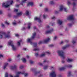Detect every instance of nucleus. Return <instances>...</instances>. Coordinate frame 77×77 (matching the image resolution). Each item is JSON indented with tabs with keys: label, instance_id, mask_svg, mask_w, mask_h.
Listing matches in <instances>:
<instances>
[{
	"label": "nucleus",
	"instance_id": "nucleus-1",
	"mask_svg": "<svg viewBox=\"0 0 77 77\" xmlns=\"http://www.w3.org/2000/svg\"><path fill=\"white\" fill-rule=\"evenodd\" d=\"M10 31H8L7 34L5 32L3 33L1 31H0V38H9L11 36L10 35H8L7 34H9Z\"/></svg>",
	"mask_w": 77,
	"mask_h": 77
},
{
	"label": "nucleus",
	"instance_id": "nucleus-2",
	"mask_svg": "<svg viewBox=\"0 0 77 77\" xmlns=\"http://www.w3.org/2000/svg\"><path fill=\"white\" fill-rule=\"evenodd\" d=\"M13 3H14L13 2V0H11L10 1H8L7 2L3 3L2 4V6L3 7H4V8H9V7L10 6V5H9V4L10 5H12Z\"/></svg>",
	"mask_w": 77,
	"mask_h": 77
},
{
	"label": "nucleus",
	"instance_id": "nucleus-3",
	"mask_svg": "<svg viewBox=\"0 0 77 77\" xmlns=\"http://www.w3.org/2000/svg\"><path fill=\"white\" fill-rule=\"evenodd\" d=\"M57 52L58 56L62 57L63 59L65 58L66 56L64 54L63 50H58Z\"/></svg>",
	"mask_w": 77,
	"mask_h": 77
},
{
	"label": "nucleus",
	"instance_id": "nucleus-4",
	"mask_svg": "<svg viewBox=\"0 0 77 77\" xmlns=\"http://www.w3.org/2000/svg\"><path fill=\"white\" fill-rule=\"evenodd\" d=\"M35 36H36V32H34L32 34V36L30 38H29L27 39L26 42H29L30 44H32V42L31 41L33 39L35 38Z\"/></svg>",
	"mask_w": 77,
	"mask_h": 77
},
{
	"label": "nucleus",
	"instance_id": "nucleus-5",
	"mask_svg": "<svg viewBox=\"0 0 77 77\" xmlns=\"http://www.w3.org/2000/svg\"><path fill=\"white\" fill-rule=\"evenodd\" d=\"M50 40H51L50 38H48L45 39L43 41H40L38 43V44H42V43H47V42H49Z\"/></svg>",
	"mask_w": 77,
	"mask_h": 77
},
{
	"label": "nucleus",
	"instance_id": "nucleus-6",
	"mask_svg": "<svg viewBox=\"0 0 77 77\" xmlns=\"http://www.w3.org/2000/svg\"><path fill=\"white\" fill-rule=\"evenodd\" d=\"M71 67H72V66L71 65H66L63 67L59 68V69L60 71H62V70H64V69H65L66 68H71Z\"/></svg>",
	"mask_w": 77,
	"mask_h": 77
},
{
	"label": "nucleus",
	"instance_id": "nucleus-7",
	"mask_svg": "<svg viewBox=\"0 0 77 77\" xmlns=\"http://www.w3.org/2000/svg\"><path fill=\"white\" fill-rule=\"evenodd\" d=\"M63 10L65 12H67V9L66 8L64 7V6L63 5H61L60 7V11H62Z\"/></svg>",
	"mask_w": 77,
	"mask_h": 77
},
{
	"label": "nucleus",
	"instance_id": "nucleus-8",
	"mask_svg": "<svg viewBox=\"0 0 77 77\" xmlns=\"http://www.w3.org/2000/svg\"><path fill=\"white\" fill-rule=\"evenodd\" d=\"M56 72L54 71L52 72L50 74V77H56Z\"/></svg>",
	"mask_w": 77,
	"mask_h": 77
},
{
	"label": "nucleus",
	"instance_id": "nucleus-9",
	"mask_svg": "<svg viewBox=\"0 0 77 77\" xmlns=\"http://www.w3.org/2000/svg\"><path fill=\"white\" fill-rule=\"evenodd\" d=\"M45 53H47L48 54H50V52L49 51H46L45 53H43L41 54L40 56V57H43V56H45Z\"/></svg>",
	"mask_w": 77,
	"mask_h": 77
},
{
	"label": "nucleus",
	"instance_id": "nucleus-10",
	"mask_svg": "<svg viewBox=\"0 0 77 77\" xmlns=\"http://www.w3.org/2000/svg\"><path fill=\"white\" fill-rule=\"evenodd\" d=\"M54 30V29H53V28H51L49 30L46 31L45 32V33H51L53 32Z\"/></svg>",
	"mask_w": 77,
	"mask_h": 77
},
{
	"label": "nucleus",
	"instance_id": "nucleus-11",
	"mask_svg": "<svg viewBox=\"0 0 77 77\" xmlns=\"http://www.w3.org/2000/svg\"><path fill=\"white\" fill-rule=\"evenodd\" d=\"M34 20L35 21H38L39 23H41L42 22V21H41V19H40V18H38L37 17H35L34 18Z\"/></svg>",
	"mask_w": 77,
	"mask_h": 77
},
{
	"label": "nucleus",
	"instance_id": "nucleus-12",
	"mask_svg": "<svg viewBox=\"0 0 77 77\" xmlns=\"http://www.w3.org/2000/svg\"><path fill=\"white\" fill-rule=\"evenodd\" d=\"M11 47L12 48V49L13 51H16L17 50V48L15 46V45L14 44H12L11 45Z\"/></svg>",
	"mask_w": 77,
	"mask_h": 77
},
{
	"label": "nucleus",
	"instance_id": "nucleus-13",
	"mask_svg": "<svg viewBox=\"0 0 77 77\" xmlns=\"http://www.w3.org/2000/svg\"><path fill=\"white\" fill-rule=\"evenodd\" d=\"M14 42L13 40H10L8 42V45H11L12 44H14Z\"/></svg>",
	"mask_w": 77,
	"mask_h": 77
},
{
	"label": "nucleus",
	"instance_id": "nucleus-14",
	"mask_svg": "<svg viewBox=\"0 0 77 77\" xmlns=\"http://www.w3.org/2000/svg\"><path fill=\"white\" fill-rule=\"evenodd\" d=\"M17 67V65H14V66H11L10 67V69H14Z\"/></svg>",
	"mask_w": 77,
	"mask_h": 77
},
{
	"label": "nucleus",
	"instance_id": "nucleus-15",
	"mask_svg": "<svg viewBox=\"0 0 77 77\" xmlns=\"http://www.w3.org/2000/svg\"><path fill=\"white\" fill-rule=\"evenodd\" d=\"M73 17H74V16L73 15L70 16L67 19L68 20H72L74 19Z\"/></svg>",
	"mask_w": 77,
	"mask_h": 77
},
{
	"label": "nucleus",
	"instance_id": "nucleus-16",
	"mask_svg": "<svg viewBox=\"0 0 77 77\" xmlns=\"http://www.w3.org/2000/svg\"><path fill=\"white\" fill-rule=\"evenodd\" d=\"M33 2H29L27 4V6H33Z\"/></svg>",
	"mask_w": 77,
	"mask_h": 77
},
{
	"label": "nucleus",
	"instance_id": "nucleus-17",
	"mask_svg": "<svg viewBox=\"0 0 77 77\" xmlns=\"http://www.w3.org/2000/svg\"><path fill=\"white\" fill-rule=\"evenodd\" d=\"M62 23H63V22L62 21V20H58L57 21V23L59 24H62Z\"/></svg>",
	"mask_w": 77,
	"mask_h": 77
},
{
	"label": "nucleus",
	"instance_id": "nucleus-18",
	"mask_svg": "<svg viewBox=\"0 0 77 77\" xmlns=\"http://www.w3.org/2000/svg\"><path fill=\"white\" fill-rule=\"evenodd\" d=\"M8 65V63H4V66H3V68L5 69L6 68V67Z\"/></svg>",
	"mask_w": 77,
	"mask_h": 77
},
{
	"label": "nucleus",
	"instance_id": "nucleus-19",
	"mask_svg": "<svg viewBox=\"0 0 77 77\" xmlns=\"http://www.w3.org/2000/svg\"><path fill=\"white\" fill-rule=\"evenodd\" d=\"M66 60L67 62H72L73 61V60L71 58H68Z\"/></svg>",
	"mask_w": 77,
	"mask_h": 77
},
{
	"label": "nucleus",
	"instance_id": "nucleus-20",
	"mask_svg": "<svg viewBox=\"0 0 77 77\" xmlns=\"http://www.w3.org/2000/svg\"><path fill=\"white\" fill-rule=\"evenodd\" d=\"M31 24H32V23H28V29H30V26H31Z\"/></svg>",
	"mask_w": 77,
	"mask_h": 77
},
{
	"label": "nucleus",
	"instance_id": "nucleus-21",
	"mask_svg": "<svg viewBox=\"0 0 77 77\" xmlns=\"http://www.w3.org/2000/svg\"><path fill=\"white\" fill-rule=\"evenodd\" d=\"M22 14H23V12H21L17 13V15L18 16H21Z\"/></svg>",
	"mask_w": 77,
	"mask_h": 77
},
{
	"label": "nucleus",
	"instance_id": "nucleus-22",
	"mask_svg": "<svg viewBox=\"0 0 77 77\" xmlns=\"http://www.w3.org/2000/svg\"><path fill=\"white\" fill-rule=\"evenodd\" d=\"M21 41H19L17 42V46H20V45H21Z\"/></svg>",
	"mask_w": 77,
	"mask_h": 77
},
{
	"label": "nucleus",
	"instance_id": "nucleus-23",
	"mask_svg": "<svg viewBox=\"0 0 77 77\" xmlns=\"http://www.w3.org/2000/svg\"><path fill=\"white\" fill-rule=\"evenodd\" d=\"M22 60L23 61V62H26V59L24 58H22Z\"/></svg>",
	"mask_w": 77,
	"mask_h": 77
},
{
	"label": "nucleus",
	"instance_id": "nucleus-24",
	"mask_svg": "<svg viewBox=\"0 0 77 77\" xmlns=\"http://www.w3.org/2000/svg\"><path fill=\"white\" fill-rule=\"evenodd\" d=\"M69 46V45H67L66 46H65L63 47L62 48V50H65V48H67V47H68Z\"/></svg>",
	"mask_w": 77,
	"mask_h": 77
},
{
	"label": "nucleus",
	"instance_id": "nucleus-25",
	"mask_svg": "<svg viewBox=\"0 0 77 77\" xmlns=\"http://www.w3.org/2000/svg\"><path fill=\"white\" fill-rule=\"evenodd\" d=\"M48 66L47 65L44 66L43 68L44 69H47L48 68Z\"/></svg>",
	"mask_w": 77,
	"mask_h": 77
},
{
	"label": "nucleus",
	"instance_id": "nucleus-26",
	"mask_svg": "<svg viewBox=\"0 0 77 77\" xmlns=\"http://www.w3.org/2000/svg\"><path fill=\"white\" fill-rule=\"evenodd\" d=\"M51 18L52 20H55V19H56V17L55 16H53L51 17Z\"/></svg>",
	"mask_w": 77,
	"mask_h": 77
},
{
	"label": "nucleus",
	"instance_id": "nucleus-27",
	"mask_svg": "<svg viewBox=\"0 0 77 77\" xmlns=\"http://www.w3.org/2000/svg\"><path fill=\"white\" fill-rule=\"evenodd\" d=\"M25 15H29V12L28 11H26Z\"/></svg>",
	"mask_w": 77,
	"mask_h": 77
},
{
	"label": "nucleus",
	"instance_id": "nucleus-28",
	"mask_svg": "<svg viewBox=\"0 0 77 77\" xmlns=\"http://www.w3.org/2000/svg\"><path fill=\"white\" fill-rule=\"evenodd\" d=\"M26 0H22L21 4V5H23V4L24 3H25L26 2Z\"/></svg>",
	"mask_w": 77,
	"mask_h": 77
},
{
	"label": "nucleus",
	"instance_id": "nucleus-29",
	"mask_svg": "<svg viewBox=\"0 0 77 77\" xmlns=\"http://www.w3.org/2000/svg\"><path fill=\"white\" fill-rule=\"evenodd\" d=\"M5 23L7 24V25H9L10 24L9 23V22L7 20H6L5 21Z\"/></svg>",
	"mask_w": 77,
	"mask_h": 77
},
{
	"label": "nucleus",
	"instance_id": "nucleus-30",
	"mask_svg": "<svg viewBox=\"0 0 77 77\" xmlns=\"http://www.w3.org/2000/svg\"><path fill=\"white\" fill-rule=\"evenodd\" d=\"M47 17V15L46 14H45L43 15V18H45Z\"/></svg>",
	"mask_w": 77,
	"mask_h": 77
},
{
	"label": "nucleus",
	"instance_id": "nucleus-31",
	"mask_svg": "<svg viewBox=\"0 0 77 77\" xmlns=\"http://www.w3.org/2000/svg\"><path fill=\"white\" fill-rule=\"evenodd\" d=\"M20 55L18 54L17 57L16 59H20Z\"/></svg>",
	"mask_w": 77,
	"mask_h": 77
},
{
	"label": "nucleus",
	"instance_id": "nucleus-32",
	"mask_svg": "<svg viewBox=\"0 0 77 77\" xmlns=\"http://www.w3.org/2000/svg\"><path fill=\"white\" fill-rule=\"evenodd\" d=\"M72 44H75L76 42V41L75 40H73L72 41Z\"/></svg>",
	"mask_w": 77,
	"mask_h": 77
},
{
	"label": "nucleus",
	"instance_id": "nucleus-33",
	"mask_svg": "<svg viewBox=\"0 0 77 77\" xmlns=\"http://www.w3.org/2000/svg\"><path fill=\"white\" fill-rule=\"evenodd\" d=\"M71 72H69L68 73L67 76L68 77H69V76H70V75H71Z\"/></svg>",
	"mask_w": 77,
	"mask_h": 77
},
{
	"label": "nucleus",
	"instance_id": "nucleus-34",
	"mask_svg": "<svg viewBox=\"0 0 77 77\" xmlns=\"http://www.w3.org/2000/svg\"><path fill=\"white\" fill-rule=\"evenodd\" d=\"M23 67H24V66L23 65H21L19 67V69H22V68H23Z\"/></svg>",
	"mask_w": 77,
	"mask_h": 77
},
{
	"label": "nucleus",
	"instance_id": "nucleus-35",
	"mask_svg": "<svg viewBox=\"0 0 77 77\" xmlns=\"http://www.w3.org/2000/svg\"><path fill=\"white\" fill-rule=\"evenodd\" d=\"M8 61L9 62H12V60L11 59H9L8 60Z\"/></svg>",
	"mask_w": 77,
	"mask_h": 77
},
{
	"label": "nucleus",
	"instance_id": "nucleus-36",
	"mask_svg": "<svg viewBox=\"0 0 77 77\" xmlns=\"http://www.w3.org/2000/svg\"><path fill=\"white\" fill-rule=\"evenodd\" d=\"M12 24H13V25H16V24H17V22H13L12 23Z\"/></svg>",
	"mask_w": 77,
	"mask_h": 77
},
{
	"label": "nucleus",
	"instance_id": "nucleus-37",
	"mask_svg": "<svg viewBox=\"0 0 77 77\" xmlns=\"http://www.w3.org/2000/svg\"><path fill=\"white\" fill-rule=\"evenodd\" d=\"M8 77V73L7 72L5 73V77Z\"/></svg>",
	"mask_w": 77,
	"mask_h": 77
},
{
	"label": "nucleus",
	"instance_id": "nucleus-38",
	"mask_svg": "<svg viewBox=\"0 0 77 77\" xmlns=\"http://www.w3.org/2000/svg\"><path fill=\"white\" fill-rule=\"evenodd\" d=\"M34 51H38L39 50V48H36L35 49H34Z\"/></svg>",
	"mask_w": 77,
	"mask_h": 77
},
{
	"label": "nucleus",
	"instance_id": "nucleus-39",
	"mask_svg": "<svg viewBox=\"0 0 77 77\" xmlns=\"http://www.w3.org/2000/svg\"><path fill=\"white\" fill-rule=\"evenodd\" d=\"M50 4H51L52 5L54 4V2L53 1H50Z\"/></svg>",
	"mask_w": 77,
	"mask_h": 77
},
{
	"label": "nucleus",
	"instance_id": "nucleus-40",
	"mask_svg": "<svg viewBox=\"0 0 77 77\" xmlns=\"http://www.w3.org/2000/svg\"><path fill=\"white\" fill-rule=\"evenodd\" d=\"M1 26H2V27H5V25L4 24L2 23L1 24Z\"/></svg>",
	"mask_w": 77,
	"mask_h": 77
},
{
	"label": "nucleus",
	"instance_id": "nucleus-41",
	"mask_svg": "<svg viewBox=\"0 0 77 77\" xmlns=\"http://www.w3.org/2000/svg\"><path fill=\"white\" fill-rule=\"evenodd\" d=\"M29 61L30 63H33V61L32 60H29Z\"/></svg>",
	"mask_w": 77,
	"mask_h": 77
},
{
	"label": "nucleus",
	"instance_id": "nucleus-42",
	"mask_svg": "<svg viewBox=\"0 0 77 77\" xmlns=\"http://www.w3.org/2000/svg\"><path fill=\"white\" fill-rule=\"evenodd\" d=\"M68 25L69 27H71L72 26V25L71 23H69L68 24Z\"/></svg>",
	"mask_w": 77,
	"mask_h": 77
},
{
	"label": "nucleus",
	"instance_id": "nucleus-43",
	"mask_svg": "<svg viewBox=\"0 0 77 77\" xmlns=\"http://www.w3.org/2000/svg\"><path fill=\"white\" fill-rule=\"evenodd\" d=\"M57 38V36H54V40H56Z\"/></svg>",
	"mask_w": 77,
	"mask_h": 77
},
{
	"label": "nucleus",
	"instance_id": "nucleus-44",
	"mask_svg": "<svg viewBox=\"0 0 77 77\" xmlns=\"http://www.w3.org/2000/svg\"><path fill=\"white\" fill-rule=\"evenodd\" d=\"M15 36L16 37H19V35L17 34H15Z\"/></svg>",
	"mask_w": 77,
	"mask_h": 77
},
{
	"label": "nucleus",
	"instance_id": "nucleus-45",
	"mask_svg": "<svg viewBox=\"0 0 77 77\" xmlns=\"http://www.w3.org/2000/svg\"><path fill=\"white\" fill-rule=\"evenodd\" d=\"M14 12H18V9H15L14 10Z\"/></svg>",
	"mask_w": 77,
	"mask_h": 77
},
{
	"label": "nucleus",
	"instance_id": "nucleus-46",
	"mask_svg": "<svg viewBox=\"0 0 77 77\" xmlns=\"http://www.w3.org/2000/svg\"><path fill=\"white\" fill-rule=\"evenodd\" d=\"M67 4H68V5H69L71 4V2H70L68 1L67 2Z\"/></svg>",
	"mask_w": 77,
	"mask_h": 77
},
{
	"label": "nucleus",
	"instance_id": "nucleus-47",
	"mask_svg": "<svg viewBox=\"0 0 77 77\" xmlns=\"http://www.w3.org/2000/svg\"><path fill=\"white\" fill-rule=\"evenodd\" d=\"M45 11H48V8H45Z\"/></svg>",
	"mask_w": 77,
	"mask_h": 77
},
{
	"label": "nucleus",
	"instance_id": "nucleus-48",
	"mask_svg": "<svg viewBox=\"0 0 77 77\" xmlns=\"http://www.w3.org/2000/svg\"><path fill=\"white\" fill-rule=\"evenodd\" d=\"M46 28L47 29H49V28H50V26H48V25H47L46 26Z\"/></svg>",
	"mask_w": 77,
	"mask_h": 77
},
{
	"label": "nucleus",
	"instance_id": "nucleus-49",
	"mask_svg": "<svg viewBox=\"0 0 77 77\" xmlns=\"http://www.w3.org/2000/svg\"><path fill=\"white\" fill-rule=\"evenodd\" d=\"M26 57L27 59H29V58L30 57V56H29V55H27L26 56Z\"/></svg>",
	"mask_w": 77,
	"mask_h": 77
},
{
	"label": "nucleus",
	"instance_id": "nucleus-50",
	"mask_svg": "<svg viewBox=\"0 0 77 77\" xmlns=\"http://www.w3.org/2000/svg\"><path fill=\"white\" fill-rule=\"evenodd\" d=\"M35 56H38V53H36L35 54Z\"/></svg>",
	"mask_w": 77,
	"mask_h": 77
},
{
	"label": "nucleus",
	"instance_id": "nucleus-51",
	"mask_svg": "<svg viewBox=\"0 0 77 77\" xmlns=\"http://www.w3.org/2000/svg\"><path fill=\"white\" fill-rule=\"evenodd\" d=\"M3 56L2 54H0V58L3 57Z\"/></svg>",
	"mask_w": 77,
	"mask_h": 77
},
{
	"label": "nucleus",
	"instance_id": "nucleus-52",
	"mask_svg": "<svg viewBox=\"0 0 77 77\" xmlns=\"http://www.w3.org/2000/svg\"><path fill=\"white\" fill-rule=\"evenodd\" d=\"M48 62V60H45L44 61V62Z\"/></svg>",
	"mask_w": 77,
	"mask_h": 77
},
{
	"label": "nucleus",
	"instance_id": "nucleus-53",
	"mask_svg": "<svg viewBox=\"0 0 77 77\" xmlns=\"http://www.w3.org/2000/svg\"><path fill=\"white\" fill-rule=\"evenodd\" d=\"M63 41H61V42H60V44H63Z\"/></svg>",
	"mask_w": 77,
	"mask_h": 77
},
{
	"label": "nucleus",
	"instance_id": "nucleus-54",
	"mask_svg": "<svg viewBox=\"0 0 77 77\" xmlns=\"http://www.w3.org/2000/svg\"><path fill=\"white\" fill-rule=\"evenodd\" d=\"M39 65H41V66H42V64L41 63H39Z\"/></svg>",
	"mask_w": 77,
	"mask_h": 77
},
{
	"label": "nucleus",
	"instance_id": "nucleus-55",
	"mask_svg": "<svg viewBox=\"0 0 77 77\" xmlns=\"http://www.w3.org/2000/svg\"><path fill=\"white\" fill-rule=\"evenodd\" d=\"M2 14V11L0 10V14Z\"/></svg>",
	"mask_w": 77,
	"mask_h": 77
},
{
	"label": "nucleus",
	"instance_id": "nucleus-56",
	"mask_svg": "<svg viewBox=\"0 0 77 77\" xmlns=\"http://www.w3.org/2000/svg\"><path fill=\"white\" fill-rule=\"evenodd\" d=\"M74 72L75 74H76V73H77V70L75 71Z\"/></svg>",
	"mask_w": 77,
	"mask_h": 77
},
{
	"label": "nucleus",
	"instance_id": "nucleus-57",
	"mask_svg": "<svg viewBox=\"0 0 77 77\" xmlns=\"http://www.w3.org/2000/svg\"><path fill=\"white\" fill-rule=\"evenodd\" d=\"M27 50V48H23V50Z\"/></svg>",
	"mask_w": 77,
	"mask_h": 77
},
{
	"label": "nucleus",
	"instance_id": "nucleus-58",
	"mask_svg": "<svg viewBox=\"0 0 77 77\" xmlns=\"http://www.w3.org/2000/svg\"><path fill=\"white\" fill-rule=\"evenodd\" d=\"M39 6H40V7H41V6H42V4H40L39 5Z\"/></svg>",
	"mask_w": 77,
	"mask_h": 77
},
{
	"label": "nucleus",
	"instance_id": "nucleus-59",
	"mask_svg": "<svg viewBox=\"0 0 77 77\" xmlns=\"http://www.w3.org/2000/svg\"><path fill=\"white\" fill-rule=\"evenodd\" d=\"M16 7H18L19 6V5H16Z\"/></svg>",
	"mask_w": 77,
	"mask_h": 77
},
{
	"label": "nucleus",
	"instance_id": "nucleus-60",
	"mask_svg": "<svg viewBox=\"0 0 77 77\" xmlns=\"http://www.w3.org/2000/svg\"><path fill=\"white\" fill-rule=\"evenodd\" d=\"M50 68H51V69H52V68H53V66H51Z\"/></svg>",
	"mask_w": 77,
	"mask_h": 77
},
{
	"label": "nucleus",
	"instance_id": "nucleus-61",
	"mask_svg": "<svg viewBox=\"0 0 77 77\" xmlns=\"http://www.w3.org/2000/svg\"><path fill=\"white\" fill-rule=\"evenodd\" d=\"M36 26H34L33 27L34 29H36Z\"/></svg>",
	"mask_w": 77,
	"mask_h": 77
},
{
	"label": "nucleus",
	"instance_id": "nucleus-62",
	"mask_svg": "<svg viewBox=\"0 0 77 77\" xmlns=\"http://www.w3.org/2000/svg\"><path fill=\"white\" fill-rule=\"evenodd\" d=\"M68 30L67 28H66L65 29V30H66H66Z\"/></svg>",
	"mask_w": 77,
	"mask_h": 77
},
{
	"label": "nucleus",
	"instance_id": "nucleus-63",
	"mask_svg": "<svg viewBox=\"0 0 77 77\" xmlns=\"http://www.w3.org/2000/svg\"><path fill=\"white\" fill-rule=\"evenodd\" d=\"M3 47V46L2 45H0V48H2Z\"/></svg>",
	"mask_w": 77,
	"mask_h": 77
},
{
	"label": "nucleus",
	"instance_id": "nucleus-64",
	"mask_svg": "<svg viewBox=\"0 0 77 77\" xmlns=\"http://www.w3.org/2000/svg\"><path fill=\"white\" fill-rule=\"evenodd\" d=\"M25 29V28L23 27L22 28V30H24Z\"/></svg>",
	"mask_w": 77,
	"mask_h": 77
}]
</instances>
